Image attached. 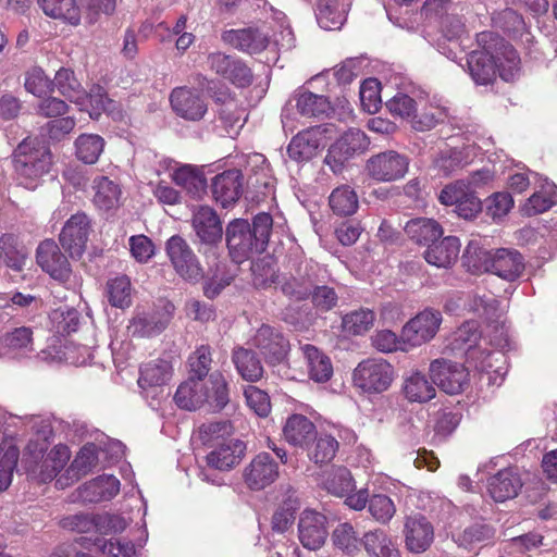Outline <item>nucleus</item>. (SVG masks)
I'll return each instance as SVG.
<instances>
[{"label": "nucleus", "instance_id": "1", "mask_svg": "<svg viewBox=\"0 0 557 557\" xmlns=\"http://www.w3.org/2000/svg\"><path fill=\"white\" fill-rule=\"evenodd\" d=\"M479 49L467 58L472 79L478 85H488L499 76L508 82L519 71L520 57L517 50L497 33L485 30L476 35Z\"/></svg>", "mask_w": 557, "mask_h": 557}, {"label": "nucleus", "instance_id": "2", "mask_svg": "<svg viewBox=\"0 0 557 557\" xmlns=\"http://www.w3.org/2000/svg\"><path fill=\"white\" fill-rule=\"evenodd\" d=\"M273 227L270 213L260 212L250 224L245 219H235L226 225L225 240L233 262H243L261 255L268 247Z\"/></svg>", "mask_w": 557, "mask_h": 557}, {"label": "nucleus", "instance_id": "3", "mask_svg": "<svg viewBox=\"0 0 557 557\" xmlns=\"http://www.w3.org/2000/svg\"><path fill=\"white\" fill-rule=\"evenodd\" d=\"M52 154L47 145L36 138H25L13 152V166L20 183L35 189L49 173Z\"/></svg>", "mask_w": 557, "mask_h": 557}, {"label": "nucleus", "instance_id": "4", "mask_svg": "<svg viewBox=\"0 0 557 557\" xmlns=\"http://www.w3.org/2000/svg\"><path fill=\"white\" fill-rule=\"evenodd\" d=\"M46 448L29 442L25 448L22 463L26 472L41 483L52 481L64 469L71 458L66 445H55L46 456Z\"/></svg>", "mask_w": 557, "mask_h": 557}, {"label": "nucleus", "instance_id": "5", "mask_svg": "<svg viewBox=\"0 0 557 557\" xmlns=\"http://www.w3.org/2000/svg\"><path fill=\"white\" fill-rule=\"evenodd\" d=\"M394 367L382 358H368L358 363L352 373L355 387L367 394H379L388 389L394 381Z\"/></svg>", "mask_w": 557, "mask_h": 557}, {"label": "nucleus", "instance_id": "6", "mask_svg": "<svg viewBox=\"0 0 557 557\" xmlns=\"http://www.w3.org/2000/svg\"><path fill=\"white\" fill-rule=\"evenodd\" d=\"M206 66L218 77L236 88H247L253 83V72L242 58L222 51L208 53Z\"/></svg>", "mask_w": 557, "mask_h": 557}, {"label": "nucleus", "instance_id": "7", "mask_svg": "<svg viewBox=\"0 0 557 557\" xmlns=\"http://www.w3.org/2000/svg\"><path fill=\"white\" fill-rule=\"evenodd\" d=\"M175 306L169 300H159L147 311H137L127 325L133 337H152L162 333L173 319Z\"/></svg>", "mask_w": 557, "mask_h": 557}, {"label": "nucleus", "instance_id": "8", "mask_svg": "<svg viewBox=\"0 0 557 557\" xmlns=\"http://www.w3.org/2000/svg\"><path fill=\"white\" fill-rule=\"evenodd\" d=\"M368 146L367 135L358 128H350L330 146L324 162L334 174H339L347 162L355 154L364 152Z\"/></svg>", "mask_w": 557, "mask_h": 557}, {"label": "nucleus", "instance_id": "9", "mask_svg": "<svg viewBox=\"0 0 557 557\" xmlns=\"http://www.w3.org/2000/svg\"><path fill=\"white\" fill-rule=\"evenodd\" d=\"M165 250L175 272L182 278L196 283L203 277V270L197 256L182 236L170 237Z\"/></svg>", "mask_w": 557, "mask_h": 557}, {"label": "nucleus", "instance_id": "10", "mask_svg": "<svg viewBox=\"0 0 557 557\" xmlns=\"http://www.w3.org/2000/svg\"><path fill=\"white\" fill-rule=\"evenodd\" d=\"M252 345L269 366H277L287 359L290 350L288 338L278 329L262 324L252 337Z\"/></svg>", "mask_w": 557, "mask_h": 557}, {"label": "nucleus", "instance_id": "11", "mask_svg": "<svg viewBox=\"0 0 557 557\" xmlns=\"http://www.w3.org/2000/svg\"><path fill=\"white\" fill-rule=\"evenodd\" d=\"M441 323L440 311L425 309L419 312L403 326V343L412 348L430 342L438 332Z\"/></svg>", "mask_w": 557, "mask_h": 557}, {"label": "nucleus", "instance_id": "12", "mask_svg": "<svg viewBox=\"0 0 557 557\" xmlns=\"http://www.w3.org/2000/svg\"><path fill=\"white\" fill-rule=\"evenodd\" d=\"M430 375L442 391L450 395L461 393L469 384L467 368L446 359L433 360L430 364Z\"/></svg>", "mask_w": 557, "mask_h": 557}, {"label": "nucleus", "instance_id": "13", "mask_svg": "<svg viewBox=\"0 0 557 557\" xmlns=\"http://www.w3.org/2000/svg\"><path fill=\"white\" fill-rule=\"evenodd\" d=\"M408 159L394 150H387L372 156L366 169L371 178L377 182L400 180L408 171Z\"/></svg>", "mask_w": 557, "mask_h": 557}, {"label": "nucleus", "instance_id": "14", "mask_svg": "<svg viewBox=\"0 0 557 557\" xmlns=\"http://www.w3.org/2000/svg\"><path fill=\"white\" fill-rule=\"evenodd\" d=\"M222 40L243 53L253 55L267 50L271 37L264 27L249 26L223 32Z\"/></svg>", "mask_w": 557, "mask_h": 557}, {"label": "nucleus", "instance_id": "15", "mask_svg": "<svg viewBox=\"0 0 557 557\" xmlns=\"http://www.w3.org/2000/svg\"><path fill=\"white\" fill-rule=\"evenodd\" d=\"M317 270L318 264L311 260L298 261L295 271L282 283V293L296 301L308 299L317 281Z\"/></svg>", "mask_w": 557, "mask_h": 557}, {"label": "nucleus", "instance_id": "16", "mask_svg": "<svg viewBox=\"0 0 557 557\" xmlns=\"http://www.w3.org/2000/svg\"><path fill=\"white\" fill-rule=\"evenodd\" d=\"M90 230V220L82 212L73 214L64 224L59 240L72 258H81L85 252Z\"/></svg>", "mask_w": 557, "mask_h": 557}, {"label": "nucleus", "instance_id": "17", "mask_svg": "<svg viewBox=\"0 0 557 557\" xmlns=\"http://www.w3.org/2000/svg\"><path fill=\"white\" fill-rule=\"evenodd\" d=\"M37 264L53 280L61 283L70 281L72 275L71 264L67 258L52 239L41 242L36 251Z\"/></svg>", "mask_w": 557, "mask_h": 557}, {"label": "nucleus", "instance_id": "18", "mask_svg": "<svg viewBox=\"0 0 557 557\" xmlns=\"http://www.w3.org/2000/svg\"><path fill=\"white\" fill-rule=\"evenodd\" d=\"M405 547L412 554L426 552L434 542V527L421 513L406 517L404 523Z\"/></svg>", "mask_w": 557, "mask_h": 557}, {"label": "nucleus", "instance_id": "19", "mask_svg": "<svg viewBox=\"0 0 557 557\" xmlns=\"http://www.w3.org/2000/svg\"><path fill=\"white\" fill-rule=\"evenodd\" d=\"M173 111L189 121H199L207 113L208 107L201 92L189 87H176L170 95Z\"/></svg>", "mask_w": 557, "mask_h": 557}, {"label": "nucleus", "instance_id": "20", "mask_svg": "<svg viewBox=\"0 0 557 557\" xmlns=\"http://www.w3.org/2000/svg\"><path fill=\"white\" fill-rule=\"evenodd\" d=\"M243 476L250 490L261 491L278 478V465L268 453H260L245 468Z\"/></svg>", "mask_w": 557, "mask_h": 557}, {"label": "nucleus", "instance_id": "21", "mask_svg": "<svg viewBox=\"0 0 557 557\" xmlns=\"http://www.w3.org/2000/svg\"><path fill=\"white\" fill-rule=\"evenodd\" d=\"M326 536V517L315 510H304L298 522V537L302 546L315 550L324 544Z\"/></svg>", "mask_w": 557, "mask_h": 557}, {"label": "nucleus", "instance_id": "22", "mask_svg": "<svg viewBox=\"0 0 557 557\" xmlns=\"http://www.w3.org/2000/svg\"><path fill=\"white\" fill-rule=\"evenodd\" d=\"M173 371V361L170 356H162L144 362L139 368L138 386L147 393L161 388L169 384Z\"/></svg>", "mask_w": 557, "mask_h": 557}, {"label": "nucleus", "instance_id": "23", "mask_svg": "<svg viewBox=\"0 0 557 557\" xmlns=\"http://www.w3.org/2000/svg\"><path fill=\"white\" fill-rule=\"evenodd\" d=\"M120 519L108 513H75L64 517L60 524L63 529L76 533H107L109 529H115Z\"/></svg>", "mask_w": 557, "mask_h": 557}, {"label": "nucleus", "instance_id": "24", "mask_svg": "<svg viewBox=\"0 0 557 557\" xmlns=\"http://www.w3.org/2000/svg\"><path fill=\"white\" fill-rule=\"evenodd\" d=\"M326 132V125H315L299 132L292 138L287 147L288 156L299 162L312 159L317 154L322 137Z\"/></svg>", "mask_w": 557, "mask_h": 557}, {"label": "nucleus", "instance_id": "25", "mask_svg": "<svg viewBox=\"0 0 557 557\" xmlns=\"http://www.w3.org/2000/svg\"><path fill=\"white\" fill-rule=\"evenodd\" d=\"M99 457L95 444L84 445L76 454L65 473L57 478V486L64 488L90 473L98 465Z\"/></svg>", "mask_w": 557, "mask_h": 557}, {"label": "nucleus", "instance_id": "26", "mask_svg": "<svg viewBox=\"0 0 557 557\" xmlns=\"http://www.w3.org/2000/svg\"><path fill=\"white\" fill-rule=\"evenodd\" d=\"M244 175L237 170H227L218 174L211 184L212 195L223 208L235 203L243 193Z\"/></svg>", "mask_w": 557, "mask_h": 557}, {"label": "nucleus", "instance_id": "27", "mask_svg": "<svg viewBox=\"0 0 557 557\" xmlns=\"http://www.w3.org/2000/svg\"><path fill=\"white\" fill-rule=\"evenodd\" d=\"M485 270L491 271L495 275L513 282L524 270V261L522 255L517 250L500 248L490 258Z\"/></svg>", "mask_w": 557, "mask_h": 557}, {"label": "nucleus", "instance_id": "28", "mask_svg": "<svg viewBox=\"0 0 557 557\" xmlns=\"http://www.w3.org/2000/svg\"><path fill=\"white\" fill-rule=\"evenodd\" d=\"M246 445L240 440H223L207 456V465L220 471H227L237 466L245 456Z\"/></svg>", "mask_w": 557, "mask_h": 557}, {"label": "nucleus", "instance_id": "29", "mask_svg": "<svg viewBox=\"0 0 557 557\" xmlns=\"http://www.w3.org/2000/svg\"><path fill=\"white\" fill-rule=\"evenodd\" d=\"M522 487V480L516 468H505L487 480V492L497 503L515 498Z\"/></svg>", "mask_w": 557, "mask_h": 557}, {"label": "nucleus", "instance_id": "30", "mask_svg": "<svg viewBox=\"0 0 557 557\" xmlns=\"http://www.w3.org/2000/svg\"><path fill=\"white\" fill-rule=\"evenodd\" d=\"M315 424L306 416L294 413L286 419L283 426L284 440L296 448H308V445L317 437Z\"/></svg>", "mask_w": 557, "mask_h": 557}, {"label": "nucleus", "instance_id": "31", "mask_svg": "<svg viewBox=\"0 0 557 557\" xmlns=\"http://www.w3.org/2000/svg\"><path fill=\"white\" fill-rule=\"evenodd\" d=\"M194 230L201 243L215 245L222 240L223 228L216 212L208 206L199 207L193 216Z\"/></svg>", "mask_w": 557, "mask_h": 557}, {"label": "nucleus", "instance_id": "32", "mask_svg": "<svg viewBox=\"0 0 557 557\" xmlns=\"http://www.w3.org/2000/svg\"><path fill=\"white\" fill-rule=\"evenodd\" d=\"M460 242L456 236H446L429 245L423 253L425 261L437 268H449L458 259Z\"/></svg>", "mask_w": 557, "mask_h": 557}, {"label": "nucleus", "instance_id": "33", "mask_svg": "<svg viewBox=\"0 0 557 557\" xmlns=\"http://www.w3.org/2000/svg\"><path fill=\"white\" fill-rule=\"evenodd\" d=\"M209 397L203 381L191 376L177 387L174 401L182 409L196 410L208 401Z\"/></svg>", "mask_w": 557, "mask_h": 557}, {"label": "nucleus", "instance_id": "34", "mask_svg": "<svg viewBox=\"0 0 557 557\" xmlns=\"http://www.w3.org/2000/svg\"><path fill=\"white\" fill-rule=\"evenodd\" d=\"M79 544L86 549L102 553L107 557H137V550L133 542L119 539L106 540L96 536L94 540L82 537Z\"/></svg>", "mask_w": 557, "mask_h": 557}, {"label": "nucleus", "instance_id": "35", "mask_svg": "<svg viewBox=\"0 0 557 557\" xmlns=\"http://www.w3.org/2000/svg\"><path fill=\"white\" fill-rule=\"evenodd\" d=\"M408 238L421 246H429L443 236L441 224L428 218H416L408 221L404 227Z\"/></svg>", "mask_w": 557, "mask_h": 557}, {"label": "nucleus", "instance_id": "36", "mask_svg": "<svg viewBox=\"0 0 557 557\" xmlns=\"http://www.w3.org/2000/svg\"><path fill=\"white\" fill-rule=\"evenodd\" d=\"M120 485L114 475H100L83 485L81 497L89 503L110 500L119 494Z\"/></svg>", "mask_w": 557, "mask_h": 557}, {"label": "nucleus", "instance_id": "37", "mask_svg": "<svg viewBox=\"0 0 557 557\" xmlns=\"http://www.w3.org/2000/svg\"><path fill=\"white\" fill-rule=\"evenodd\" d=\"M361 544L370 557H403L393 539L382 529L366 532Z\"/></svg>", "mask_w": 557, "mask_h": 557}, {"label": "nucleus", "instance_id": "38", "mask_svg": "<svg viewBox=\"0 0 557 557\" xmlns=\"http://www.w3.org/2000/svg\"><path fill=\"white\" fill-rule=\"evenodd\" d=\"M436 385L433 380L419 371L411 373L404 380L403 393L409 403H428L436 395Z\"/></svg>", "mask_w": 557, "mask_h": 557}, {"label": "nucleus", "instance_id": "39", "mask_svg": "<svg viewBox=\"0 0 557 557\" xmlns=\"http://www.w3.org/2000/svg\"><path fill=\"white\" fill-rule=\"evenodd\" d=\"M300 349L307 361L310 379L319 383L327 382L333 375L331 359L311 344H305Z\"/></svg>", "mask_w": 557, "mask_h": 557}, {"label": "nucleus", "instance_id": "40", "mask_svg": "<svg viewBox=\"0 0 557 557\" xmlns=\"http://www.w3.org/2000/svg\"><path fill=\"white\" fill-rule=\"evenodd\" d=\"M232 361L238 374L248 382H257L263 376V367L257 354L238 346L233 349Z\"/></svg>", "mask_w": 557, "mask_h": 557}, {"label": "nucleus", "instance_id": "41", "mask_svg": "<svg viewBox=\"0 0 557 557\" xmlns=\"http://www.w3.org/2000/svg\"><path fill=\"white\" fill-rule=\"evenodd\" d=\"M173 182L184 188L193 198H200L207 189V180L201 169L185 164L172 173Z\"/></svg>", "mask_w": 557, "mask_h": 557}, {"label": "nucleus", "instance_id": "42", "mask_svg": "<svg viewBox=\"0 0 557 557\" xmlns=\"http://www.w3.org/2000/svg\"><path fill=\"white\" fill-rule=\"evenodd\" d=\"M448 116L445 107L424 103L420 109L416 107V111L410 120L411 127L417 132H428L444 123Z\"/></svg>", "mask_w": 557, "mask_h": 557}, {"label": "nucleus", "instance_id": "43", "mask_svg": "<svg viewBox=\"0 0 557 557\" xmlns=\"http://www.w3.org/2000/svg\"><path fill=\"white\" fill-rule=\"evenodd\" d=\"M339 448L338 441L326 433H318L317 437L308 445V458L315 465L323 466L330 463L336 456Z\"/></svg>", "mask_w": 557, "mask_h": 557}, {"label": "nucleus", "instance_id": "44", "mask_svg": "<svg viewBox=\"0 0 557 557\" xmlns=\"http://www.w3.org/2000/svg\"><path fill=\"white\" fill-rule=\"evenodd\" d=\"M38 4L52 18L62 20L73 26L81 23V9L75 0H38Z\"/></svg>", "mask_w": 557, "mask_h": 557}, {"label": "nucleus", "instance_id": "45", "mask_svg": "<svg viewBox=\"0 0 557 557\" xmlns=\"http://www.w3.org/2000/svg\"><path fill=\"white\" fill-rule=\"evenodd\" d=\"M71 102L83 104L86 98V91L71 69L61 67L57 71L53 79V88Z\"/></svg>", "mask_w": 557, "mask_h": 557}, {"label": "nucleus", "instance_id": "46", "mask_svg": "<svg viewBox=\"0 0 557 557\" xmlns=\"http://www.w3.org/2000/svg\"><path fill=\"white\" fill-rule=\"evenodd\" d=\"M297 112L306 117H319L330 110V101L323 95L300 90L295 95Z\"/></svg>", "mask_w": 557, "mask_h": 557}, {"label": "nucleus", "instance_id": "47", "mask_svg": "<svg viewBox=\"0 0 557 557\" xmlns=\"http://www.w3.org/2000/svg\"><path fill=\"white\" fill-rule=\"evenodd\" d=\"M329 205L336 215L349 216L356 213L359 201L354 188L348 185H342L331 193Z\"/></svg>", "mask_w": 557, "mask_h": 557}, {"label": "nucleus", "instance_id": "48", "mask_svg": "<svg viewBox=\"0 0 557 557\" xmlns=\"http://www.w3.org/2000/svg\"><path fill=\"white\" fill-rule=\"evenodd\" d=\"M92 188L95 190L92 200L99 209L109 210L117 203L121 190L107 176L97 175L92 180Z\"/></svg>", "mask_w": 557, "mask_h": 557}, {"label": "nucleus", "instance_id": "49", "mask_svg": "<svg viewBox=\"0 0 557 557\" xmlns=\"http://www.w3.org/2000/svg\"><path fill=\"white\" fill-rule=\"evenodd\" d=\"M317 20L324 29H338L345 21L344 3H339V0H319Z\"/></svg>", "mask_w": 557, "mask_h": 557}, {"label": "nucleus", "instance_id": "50", "mask_svg": "<svg viewBox=\"0 0 557 557\" xmlns=\"http://www.w3.org/2000/svg\"><path fill=\"white\" fill-rule=\"evenodd\" d=\"M76 157L86 164L98 161L104 148V140L96 134H82L75 140Z\"/></svg>", "mask_w": 557, "mask_h": 557}, {"label": "nucleus", "instance_id": "51", "mask_svg": "<svg viewBox=\"0 0 557 557\" xmlns=\"http://www.w3.org/2000/svg\"><path fill=\"white\" fill-rule=\"evenodd\" d=\"M299 504L296 498L288 496L275 509L271 519V529L275 533H285L295 522Z\"/></svg>", "mask_w": 557, "mask_h": 557}, {"label": "nucleus", "instance_id": "52", "mask_svg": "<svg viewBox=\"0 0 557 557\" xmlns=\"http://www.w3.org/2000/svg\"><path fill=\"white\" fill-rule=\"evenodd\" d=\"M33 329L28 326H18L7 332L1 337V344L4 348L14 352H29L34 350Z\"/></svg>", "mask_w": 557, "mask_h": 557}, {"label": "nucleus", "instance_id": "53", "mask_svg": "<svg viewBox=\"0 0 557 557\" xmlns=\"http://www.w3.org/2000/svg\"><path fill=\"white\" fill-rule=\"evenodd\" d=\"M26 253L18 247L17 237L13 234L0 236V258L13 270H21L25 262Z\"/></svg>", "mask_w": 557, "mask_h": 557}, {"label": "nucleus", "instance_id": "54", "mask_svg": "<svg viewBox=\"0 0 557 557\" xmlns=\"http://www.w3.org/2000/svg\"><path fill=\"white\" fill-rule=\"evenodd\" d=\"M375 321V313L370 309H359L343 317V329L350 335H361L368 332Z\"/></svg>", "mask_w": 557, "mask_h": 557}, {"label": "nucleus", "instance_id": "55", "mask_svg": "<svg viewBox=\"0 0 557 557\" xmlns=\"http://www.w3.org/2000/svg\"><path fill=\"white\" fill-rule=\"evenodd\" d=\"M107 292L112 307L125 309L131 306V282L126 275L110 280L107 284Z\"/></svg>", "mask_w": 557, "mask_h": 557}, {"label": "nucleus", "instance_id": "56", "mask_svg": "<svg viewBox=\"0 0 557 557\" xmlns=\"http://www.w3.org/2000/svg\"><path fill=\"white\" fill-rule=\"evenodd\" d=\"M332 541L336 548L348 555L359 552V545L361 544L354 527L348 522L339 523L334 529Z\"/></svg>", "mask_w": 557, "mask_h": 557}, {"label": "nucleus", "instance_id": "57", "mask_svg": "<svg viewBox=\"0 0 557 557\" xmlns=\"http://www.w3.org/2000/svg\"><path fill=\"white\" fill-rule=\"evenodd\" d=\"M557 203V187L542 188L534 193L523 206V212L529 215H536L549 210Z\"/></svg>", "mask_w": 557, "mask_h": 557}, {"label": "nucleus", "instance_id": "58", "mask_svg": "<svg viewBox=\"0 0 557 557\" xmlns=\"http://www.w3.org/2000/svg\"><path fill=\"white\" fill-rule=\"evenodd\" d=\"M368 510L375 521L387 524L396 513V506L389 496L374 494L369 499Z\"/></svg>", "mask_w": 557, "mask_h": 557}, {"label": "nucleus", "instance_id": "59", "mask_svg": "<svg viewBox=\"0 0 557 557\" xmlns=\"http://www.w3.org/2000/svg\"><path fill=\"white\" fill-rule=\"evenodd\" d=\"M24 86L36 97H44L53 91V81L39 66H34L26 72Z\"/></svg>", "mask_w": 557, "mask_h": 557}, {"label": "nucleus", "instance_id": "60", "mask_svg": "<svg viewBox=\"0 0 557 557\" xmlns=\"http://www.w3.org/2000/svg\"><path fill=\"white\" fill-rule=\"evenodd\" d=\"M495 536V530L486 524L476 522L463 530L459 536V542L465 546L486 545Z\"/></svg>", "mask_w": 557, "mask_h": 557}, {"label": "nucleus", "instance_id": "61", "mask_svg": "<svg viewBox=\"0 0 557 557\" xmlns=\"http://www.w3.org/2000/svg\"><path fill=\"white\" fill-rule=\"evenodd\" d=\"M354 479L350 471L345 467H338L329 475L325 487L329 493L335 496H346L354 490Z\"/></svg>", "mask_w": 557, "mask_h": 557}, {"label": "nucleus", "instance_id": "62", "mask_svg": "<svg viewBox=\"0 0 557 557\" xmlns=\"http://www.w3.org/2000/svg\"><path fill=\"white\" fill-rule=\"evenodd\" d=\"M468 164L467 158L459 149H447L440 153L435 166L445 176H449Z\"/></svg>", "mask_w": 557, "mask_h": 557}, {"label": "nucleus", "instance_id": "63", "mask_svg": "<svg viewBox=\"0 0 557 557\" xmlns=\"http://www.w3.org/2000/svg\"><path fill=\"white\" fill-rule=\"evenodd\" d=\"M247 406L258 417L265 418L271 412V400L267 392L257 386L249 385L244 391Z\"/></svg>", "mask_w": 557, "mask_h": 557}, {"label": "nucleus", "instance_id": "64", "mask_svg": "<svg viewBox=\"0 0 557 557\" xmlns=\"http://www.w3.org/2000/svg\"><path fill=\"white\" fill-rule=\"evenodd\" d=\"M188 362L193 377L203 381L211 370V347L209 345H201L189 356Z\"/></svg>", "mask_w": 557, "mask_h": 557}]
</instances>
